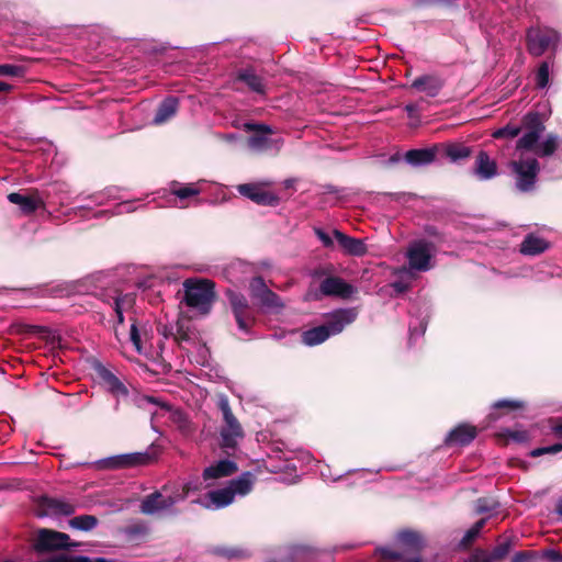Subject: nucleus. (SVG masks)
Segmentation results:
<instances>
[{"mask_svg":"<svg viewBox=\"0 0 562 562\" xmlns=\"http://www.w3.org/2000/svg\"><path fill=\"white\" fill-rule=\"evenodd\" d=\"M334 236L346 254L351 256H363L367 252V247L362 239L347 236L337 229L334 231Z\"/></svg>","mask_w":562,"mask_h":562,"instance_id":"20","label":"nucleus"},{"mask_svg":"<svg viewBox=\"0 0 562 562\" xmlns=\"http://www.w3.org/2000/svg\"><path fill=\"white\" fill-rule=\"evenodd\" d=\"M200 189L195 184H186L175 187L171 189L172 194L179 200H184L191 196H195L200 193Z\"/></svg>","mask_w":562,"mask_h":562,"instance_id":"35","label":"nucleus"},{"mask_svg":"<svg viewBox=\"0 0 562 562\" xmlns=\"http://www.w3.org/2000/svg\"><path fill=\"white\" fill-rule=\"evenodd\" d=\"M487 518H482L476 521L462 537L459 546L468 548L480 535L482 528L485 526Z\"/></svg>","mask_w":562,"mask_h":562,"instance_id":"31","label":"nucleus"},{"mask_svg":"<svg viewBox=\"0 0 562 562\" xmlns=\"http://www.w3.org/2000/svg\"><path fill=\"white\" fill-rule=\"evenodd\" d=\"M560 451H562V443H555V445H552V446H549V447L537 448V449L531 451V456L532 457H539V456H542L544 453H557V452H560Z\"/></svg>","mask_w":562,"mask_h":562,"instance_id":"47","label":"nucleus"},{"mask_svg":"<svg viewBox=\"0 0 562 562\" xmlns=\"http://www.w3.org/2000/svg\"><path fill=\"white\" fill-rule=\"evenodd\" d=\"M321 291L324 295H336L342 299L350 297L355 289L340 278H326L321 284Z\"/></svg>","mask_w":562,"mask_h":562,"instance_id":"16","label":"nucleus"},{"mask_svg":"<svg viewBox=\"0 0 562 562\" xmlns=\"http://www.w3.org/2000/svg\"><path fill=\"white\" fill-rule=\"evenodd\" d=\"M245 128L247 131H257L258 134L249 137L248 146L254 150H262L270 147L269 135L271 134V130L267 125H255V124H245Z\"/></svg>","mask_w":562,"mask_h":562,"instance_id":"18","label":"nucleus"},{"mask_svg":"<svg viewBox=\"0 0 562 562\" xmlns=\"http://www.w3.org/2000/svg\"><path fill=\"white\" fill-rule=\"evenodd\" d=\"M405 110H406L409 114H412V113L415 111V105H414V104H407V105L405 106Z\"/></svg>","mask_w":562,"mask_h":562,"instance_id":"60","label":"nucleus"},{"mask_svg":"<svg viewBox=\"0 0 562 562\" xmlns=\"http://www.w3.org/2000/svg\"><path fill=\"white\" fill-rule=\"evenodd\" d=\"M357 313L351 310H338L328 315L327 323L302 334V340L306 346H316L324 342L333 335H337L356 319Z\"/></svg>","mask_w":562,"mask_h":562,"instance_id":"2","label":"nucleus"},{"mask_svg":"<svg viewBox=\"0 0 562 562\" xmlns=\"http://www.w3.org/2000/svg\"><path fill=\"white\" fill-rule=\"evenodd\" d=\"M32 486L24 481L20 480H12L3 485L0 486V490L7 491V492H24L31 490Z\"/></svg>","mask_w":562,"mask_h":562,"instance_id":"43","label":"nucleus"},{"mask_svg":"<svg viewBox=\"0 0 562 562\" xmlns=\"http://www.w3.org/2000/svg\"><path fill=\"white\" fill-rule=\"evenodd\" d=\"M533 557L528 552H518L516 553L510 562H532Z\"/></svg>","mask_w":562,"mask_h":562,"instance_id":"54","label":"nucleus"},{"mask_svg":"<svg viewBox=\"0 0 562 562\" xmlns=\"http://www.w3.org/2000/svg\"><path fill=\"white\" fill-rule=\"evenodd\" d=\"M214 554L226 557V558H241L246 555V551L239 548H228V547H214L212 549Z\"/></svg>","mask_w":562,"mask_h":562,"instance_id":"37","label":"nucleus"},{"mask_svg":"<svg viewBox=\"0 0 562 562\" xmlns=\"http://www.w3.org/2000/svg\"><path fill=\"white\" fill-rule=\"evenodd\" d=\"M11 89H12L11 85L0 81V92H9Z\"/></svg>","mask_w":562,"mask_h":562,"instance_id":"57","label":"nucleus"},{"mask_svg":"<svg viewBox=\"0 0 562 562\" xmlns=\"http://www.w3.org/2000/svg\"><path fill=\"white\" fill-rule=\"evenodd\" d=\"M552 431L562 439V424L552 426Z\"/></svg>","mask_w":562,"mask_h":562,"instance_id":"56","label":"nucleus"},{"mask_svg":"<svg viewBox=\"0 0 562 562\" xmlns=\"http://www.w3.org/2000/svg\"><path fill=\"white\" fill-rule=\"evenodd\" d=\"M97 518L90 515L77 516L70 520V526L72 528L83 531H89L93 529L97 526Z\"/></svg>","mask_w":562,"mask_h":562,"instance_id":"32","label":"nucleus"},{"mask_svg":"<svg viewBox=\"0 0 562 562\" xmlns=\"http://www.w3.org/2000/svg\"><path fill=\"white\" fill-rule=\"evenodd\" d=\"M47 562H114V561L110 560V559H104V558L90 559L87 557H69L65 553H60V554L52 557Z\"/></svg>","mask_w":562,"mask_h":562,"instance_id":"34","label":"nucleus"},{"mask_svg":"<svg viewBox=\"0 0 562 562\" xmlns=\"http://www.w3.org/2000/svg\"><path fill=\"white\" fill-rule=\"evenodd\" d=\"M122 531L130 540H142L147 537L149 528L145 522L137 521L124 527Z\"/></svg>","mask_w":562,"mask_h":562,"instance_id":"28","label":"nucleus"},{"mask_svg":"<svg viewBox=\"0 0 562 562\" xmlns=\"http://www.w3.org/2000/svg\"><path fill=\"white\" fill-rule=\"evenodd\" d=\"M527 40L530 54L540 56L558 40V33L553 30L530 29Z\"/></svg>","mask_w":562,"mask_h":562,"instance_id":"11","label":"nucleus"},{"mask_svg":"<svg viewBox=\"0 0 562 562\" xmlns=\"http://www.w3.org/2000/svg\"><path fill=\"white\" fill-rule=\"evenodd\" d=\"M8 200L13 204L19 205L20 210L24 214H31L43 205L42 199L36 193L21 194L13 192L8 195Z\"/></svg>","mask_w":562,"mask_h":562,"instance_id":"17","label":"nucleus"},{"mask_svg":"<svg viewBox=\"0 0 562 562\" xmlns=\"http://www.w3.org/2000/svg\"><path fill=\"white\" fill-rule=\"evenodd\" d=\"M24 69L22 66L3 64L0 65V77H20L23 76Z\"/></svg>","mask_w":562,"mask_h":562,"instance_id":"44","label":"nucleus"},{"mask_svg":"<svg viewBox=\"0 0 562 562\" xmlns=\"http://www.w3.org/2000/svg\"><path fill=\"white\" fill-rule=\"evenodd\" d=\"M494 407H496V408L506 407L509 409H518V408L522 407V403L517 402V401L502 400V401L496 402L494 404Z\"/></svg>","mask_w":562,"mask_h":562,"instance_id":"50","label":"nucleus"},{"mask_svg":"<svg viewBox=\"0 0 562 562\" xmlns=\"http://www.w3.org/2000/svg\"><path fill=\"white\" fill-rule=\"evenodd\" d=\"M150 458L147 453L135 452L113 456L95 463L98 469H124L144 465L149 462Z\"/></svg>","mask_w":562,"mask_h":562,"instance_id":"10","label":"nucleus"},{"mask_svg":"<svg viewBox=\"0 0 562 562\" xmlns=\"http://www.w3.org/2000/svg\"><path fill=\"white\" fill-rule=\"evenodd\" d=\"M542 555L549 562H562V554L557 550H546Z\"/></svg>","mask_w":562,"mask_h":562,"instance_id":"51","label":"nucleus"},{"mask_svg":"<svg viewBox=\"0 0 562 562\" xmlns=\"http://www.w3.org/2000/svg\"><path fill=\"white\" fill-rule=\"evenodd\" d=\"M251 296L259 300L269 290L261 278H254L249 285Z\"/></svg>","mask_w":562,"mask_h":562,"instance_id":"40","label":"nucleus"},{"mask_svg":"<svg viewBox=\"0 0 562 562\" xmlns=\"http://www.w3.org/2000/svg\"><path fill=\"white\" fill-rule=\"evenodd\" d=\"M548 248V244L543 238L529 235L521 244L520 251L525 255H538Z\"/></svg>","mask_w":562,"mask_h":562,"instance_id":"26","label":"nucleus"},{"mask_svg":"<svg viewBox=\"0 0 562 562\" xmlns=\"http://www.w3.org/2000/svg\"><path fill=\"white\" fill-rule=\"evenodd\" d=\"M441 149L451 161H458L460 159L468 158L471 154L469 147L460 144H446L441 147Z\"/></svg>","mask_w":562,"mask_h":562,"instance_id":"27","label":"nucleus"},{"mask_svg":"<svg viewBox=\"0 0 562 562\" xmlns=\"http://www.w3.org/2000/svg\"><path fill=\"white\" fill-rule=\"evenodd\" d=\"M394 286L398 290V291H403L404 288L400 284V283H395Z\"/></svg>","mask_w":562,"mask_h":562,"instance_id":"61","label":"nucleus"},{"mask_svg":"<svg viewBox=\"0 0 562 562\" xmlns=\"http://www.w3.org/2000/svg\"><path fill=\"white\" fill-rule=\"evenodd\" d=\"M97 373L102 386L116 398L127 395V389L110 370L104 367H99Z\"/></svg>","mask_w":562,"mask_h":562,"instance_id":"14","label":"nucleus"},{"mask_svg":"<svg viewBox=\"0 0 562 562\" xmlns=\"http://www.w3.org/2000/svg\"><path fill=\"white\" fill-rule=\"evenodd\" d=\"M258 301L262 306H265L267 308L282 307L279 296L276 293H273L271 290H268L265 293V295H262Z\"/></svg>","mask_w":562,"mask_h":562,"instance_id":"38","label":"nucleus"},{"mask_svg":"<svg viewBox=\"0 0 562 562\" xmlns=\"http://www.w3.org/2000/svg\"><path fill=\"white\" fill-rule=\"evenodd\" d=\"M270 186V182L261 183H245L237 187V191L257 204L274 205L278 203V196L265 190V187Z\"/></svg>","mask_w":562,"mask_h":562,"instance_id":"12","label":"nucleus"},{"mask_svg":"<svg viewBox=\"0 0 562 562\" xmlns=\"http://www.w3.org/2000/svg\"><path fill=\"white\" fill-rule=\"evenodd\" d=\"M254 485V475L251 473H244L240 477L234 482H232L231 486L227 490H222L221 492H234V493H243L249 492Z\"/></svg>","mask_w":562,"mask_h":562,"instance_id":"29","label":"nucleus"},{"mask_svg":"<svg viewBox=\"0 0 562 562\" xmlns=\"http://www.w3.org/2000/svg\"><path fill=\"white\" fill-rule=\"evenodd\" d=\"M237 471V465L231 460H221L215 464H211L203 471L204 481L229 476Z\"/></svg>","mask_w":562,"mask_h":562,"instance_id":"21","label":"nucleus"},{"mask_svg":"<svg viewBox=\"0 0 562 562\" xmlns=\"http://www.w3.org/2000/svg\"><path fill=\"white\" fill-rule=\"evenodd\" d=\"M128 505H130L128 501L108 503L106 508L104 509V513H106V514L119 513V512H122V510L128 508Z\"/></svg>","mask_w":562,"mask_h":562,"instance_id":"48","label":"nucleus"},{"mask_svg":"<svg viewBox=\"0 0 562 562\" xmlns=\"http://www.w3.org/2000/svg\"><path fill=\"white\" fill-rule=\"evenodd\" d=\"M512 550V541L510 539H506L502 542H499L491 553L492 555V559L494 561L496 560H501L503 558H505Z\"/></svg>","mask_w":562,"mask_h":562,"instance_id":"39","label":"nucleus"},{"mask_svg":"<svg viewBox=\"0 0 562 562\" xmlns=\"http://www.w3.org/2000/svg\"><path fill=\"white\" fill-rule=\"evenodd\" d=\"M405 562H423L419 558H415V559H412V560H407Z\"/></svg>","mask_w":562,"mask_h":562,"instance_id":"62","label":"nucleus"},{"mask_svg":"<svg viewBox=\"0 0 562 562\" xmlns=\"http://www.w3.org/2000/svg\"><path fill=\"white\" fill-rule=\"evenodd\" d=\"M74 512V506L61 498L53 497L48 494H41L37 499L36 514L38 517L68 516Z\"/></svg>","mask_w":562,"mask_h":562,"instance_id":"9","label":"nucleus"},{"mask_svg":"<svg viewBox=\"0 0 562 562\" xmlns=\"http://www.w3.org/2000/svg\"><path fill=\"white\" fill-rule=\"evenodd\" d=\"M520 130L516 126H505L503 128L497 130L493 133L494 138H501V137H509L514 138L519 134Z\"/></svg>","mask_w":562,"mask_h":562,"instance_id":"46","label":"nucleus"},{"mask_svg":"<svg viewBox=\"0 0 562 562\" xmlns=\"http://www.w3.org/2000/svg\"><path fill=\"white\" fill-rule=\"evenodd\" d=\"M507 437L515 441L522 442L528 439V434L525 430H519V431H509L508 430Z\"/></svg>","mask_w":562,"mask_h":562,"instance_id":"53","label":"nucleus"},{"mask_svg":"<svg viewBox=\"0 0 562 562\" xmlns=\"http://www.w3.org/2000/svg\"><path fill=\"white\" fill-rule=\"evenodd\" d=\"M315 234L319 238V240L323 243L325 247H331L333 246V239L328 234H326L321 228H315Z\"/></svg>","mask_w":562,"mask_h":562,"instance_id":"52","label":"nucleus"},{"mask_svg":"<svg viewBox=\"0 0 562 562\" xmlns=\"http://www.w3.org/2000/svg\"><path fill=\"white\" fill-rule=\"evenodd\" d=\"M311 553V549L305 546H296L291 549L290 554L288 555L286 561H305Z\"/></svg>","mask_w":562,"mask_h":562,"instance_id":"41","label":"nucleus"},{"mask_svg":"<svg viewBox=\"0 0 562 562\" xmlns=\"http://www.w3.org/2000/svg\"><path fill=\"white\" fill-rule=\"evenodd\" d=\"M127 212L130 211V204L128 203H123V204H120L119 205V213H123V212Z\"/></svg>","mask_w":562,"mask_h":562,"instance_id":"58","label":"nucleus"},{"mask_svg":"<svg viewBox=\"0 0 562 562\" xmlns=\"http://www.w3.org/2000/svg\"><path fill=\"white\" fill-rule=\"evenodd\" d=\"M147 400L151 403H157L156 400H154L153 397H148Z\"/></svg>","mask_w":562,"mask_h":562,"instance_id":"63","label":"nucleus"},{"mask_svg":"<svg viewBox=\"0 0 562 562\" xmlns=\"http://www.w3.org/2000/svg\"><path fill=\"white\" fill-rule=\"evenodd\" d=\"M76 546V543L70 542L67 533L45 528L37 531L33 544L37 552H49Z\"/></svg>","mask_w":562,"mask_h":562,"instance_id":"7","label":"nucleus"},{"mask_svg":"<svg viewBox=\"0 0 562 562\" xmlns=\"http://www.w3.org/2000/svg\"><path fill=\"white\" fill-rule=\"evenodd\" d=\"M226 295L233 308L239 329L248 333L252 318L248 314V302L246 297L233 290H227Z\"/></svg>","mask_w":562,"mask_h":562,"instance_id":"13","label":"nucleus"},{"mask_svg":"<svg viewBox=\"0 0 562 562\" xmlns=\"http://www.w3.org/2000/svg\"><path fill=\"white\" fill-rule=\"evenodd\" d=\"M528 119L532 125L517 142L516 149L520 155L518 160L510 164L516 175V186L522 192L530 191L533 188L540 170L538 160L525 156L524 151H532L539 156H550L558 148V136L555 135H548L544 140L540 142L544 125L539 121L538 115H529Z\"/></svg>","mask_w":562,"mask_h":562,"instance_id":"1","label":"nucleus"},{"mask_svg":"<svg viewBox=\"0 0 562 562\" xmlns=\"http://www.w3.org/2000/svg\"><path fill=\"white\" fill-rule=\"evenodd\" d=\"M218 407L225 422V426L221 430L222 445L225 448H234L237 440L244 436L243 428L234 416L226 396L220 397Z\"/></svg>","mask_w":562,"mask_h":562,"instance_id":"5","label":"nucleus"},{"mask_svg":"<svg viewBox=\"0 0 562 562\" xmlns=\"http://www.w3.org/2000/svg\"><path fill=\"white\" fill-rule=\"evenodd\" d=\"M550 65L544 61L540 65L537 75L536 82L539 88H546L549 83Z\"/></svg>","mask_w":562,"mask_h":562,"instance_id":"42","label":"nucleus"},{"mask_svg":"<svg viewBox=\"0 0 562 562\" xmlns=\"http://www.w3.org/2000/svg\"><path fill=\"white\" fill-rule=\"evenodd\" d=\"M187 494H149L140 505V512L146 515L169 514L175 506L184 501Z\"/></svg>","mask_w":562,"mask_h":562,"instance_id":"6","label":"nucleus"},{"mask_svg":"<svg viewBox=\"0 0 562 562\" xmlns=\"http://www.w3.org/2000/svg\"><path fill=\"white\" fill-rule=\"evenodd\" d=\"M432 252L434 247L430 243L424 240L412 243L406 252L409 268L418 271L429 270Z\"/></svg>","mask_w":562,"mask_h":562,"instance_id":"8","label":"nucleus"},{"mask_svg":"<svg viewBox=\"0 0 562 562\" xmlns=\"http://www.w3.org/2000/svg\"><path fill=\"white\" fill-rule=\"evenodd\" d=\"M238 79L244 81L249 89L257 93H265V83L262 79L250 70L243 71L238 75Z\"/></svg>","mask_w":562,"mask_h":562,"instance_id":"30","label":"nucleus"},{"mask_svg":"<svg viewBox=\"0 0 562 562\" xmlns=\"http://www.w3.org/2000/svg\"><path fill=\"white\" fill-rule=\"evenodd\" d=\"M555 512L562 518V494L557 499Z\"/></svg>","mask_w":562,"mask_h":562,"instance_id":"55","label":"nucleus"},{"mask_svg":"<svg viewBox=\"0 0 562 562\" xmlns=\"http://www.w3.org/2000/svg\"><path fill=\"white\" fill-rule=\"evenodd\" d=\"M490 552L484 550H476L469 559V562H493Z\"/></svg>","mask_w":562,"mask_h":562,"instance_id":"49","label":"nucleus"},{"mask_svg":"<svg viewBox=\"0 0 562 562\" xmlns=\"http://www.w3.org/2000/svg\"><path fill=\"white\" fill-rule=\"evenodd\" d=\"M424 544L420 533L411 530L400 531L394 538V548H376V553L390 562H405L408 559L406 554L417 552Z\"/></svg>","mask_w":562,"mask_h":562,"instance_id":"3","label":"nucleus"},{"mask_svg":"<svg viewBox=\"0 0 562 562\" xmlns=\"http://www.w3.org/2000/svg\"><path fill=\"white\" fill-rule=\"evenodd\" d=\"M177 109H178V101L176 98H167L165 99L158 110H157V113L154 117V123L155 124H162L165 123L166 121H168L170 117H172L176 112H177Z\"/></svg>","mask_w":562,"mask_h":562,"instance_id":"25","label":"nucleus"},{"mask_svg":"<svg viewBox=\"0 0 562 562\" xmlns=\"http://www.w3.org/2000/svg\"><path fill=\"white\" fill-rule=\"evenodd\" d=\"M130 339H131L133 346L135 347L136 351L138 353H142L143 352V346H142V339H140V331L137 328L135 323H133L131 325Z\"/></svg>","mask_w":562,"mask_h":562,"instance_id":"45","label":"nucleus"},{"mask_svg":"<svg viewBox=\"0 0 562 562\" xmlns=\"http://www.w3.org/2000/svg\"><path fill=\"white\" fill-rule=\"evenodd\" d=\"M235 495L236 494H198V497L192 498L190 502L213 510L231 505L234 502Z\"/></svg>","mask_w":562,"mask_h":562,"instance_id":"15","label":"nucleus"},{"mask_svg":"<svg viewBox=\"0 0 562 562\" xmlns=\"http://www.w3.org/2000/svg\"><path fill=\"white\" fill-rule=\"evenodd\" d=\"M175 415H176L178 422H181V423L183 422V425H181V427H184L186 419H184L183 415L178 412Z\"/></svg>","mask_w":562,"mask_h":562,"instance_id":"59","label":"nucleus"},{"mask_svg":"<svg viewBox=\"0 0 562 562\" xmlns=\"http://www.w3.org/2000/svg\"><path fill=\"white\" fill-rule=\"evenodd\" d=\"M498 507V502L488 497H482L477 499L475 510L477 514H487L488 517H492L497 513Z\"/></svg>","mask_w":562,"mask_h":562,"instance_id":"33","label":"nucleus"},{"mask_svg":"<svg viewBox=\"0 0 562 562\" xmlns=\"http://www.w3.org/2000/svg\"><path fill=\"white\" fill-rule=\"evenodd\" d=\"M476 437V428L470 425H460L452 429L446 438L450 446H464Z\"/></svg>","mask_w":562,"mask_h":562,"instance_id":"19","label":"nucleus"},{"mask_svg":"<svg viewBox=\"0 0 562 562\" xmlns=\"http://www.w3.org/2000/svg\"><path fill=\"white\" fill-rule=\"evenodd\" d=\"M115 312L120 323H123V311L131 307L134 303V297L130 294L119 296L115 299Z\"/></svg>","mask_w":562,"mask_h":562,"instance_id":"36","label":"nucleus"},{"mask_svg":"<svg viewBox=\"0 0 562 562\" xmlns=\"http://www.w3.org/2000/svg\"><path fill=\"white\" fill-rule=\"evenodd\" d=\"M438 147L412 149L405 155L406 161L412 166H424L432 162L436 158Z\"/></svg>","mask_w":562,"mask_h":562,"instance_id":"24","label":"nucleus"},{"mask_svg":"<svg viewBox=\"0 0 562 562\" xmlns=\"http://www.w3.org/2000/svg\"><path fill=\"white\" fill-rule=\"evenodd\" d=\"M183 288L186 304L201 314H207L215 296L214 283L205 279H188Z\"/></svg>","mask_w":562,"mask_h":562,"instance_id":"4","label":"nucleus"},{"mask_svg":"<svg viewBox=\"0 0 562 562\" xmlns=\"http://www.w3.org/2000/svg\"><path fill=\"white\" fill-rule=\"evenodd\" d=\"M474 172L482 180L491 179L497 173L496 162L485 151H480L476 156Z\"/></svg>","mask_w":562,"mask_h":562,"instance_id":"22","label":"nucleus"},{"mask_svg":"<svg viewBox=\"0 0 562 562\" xmlns=\"http://www.w3.org/2000/svg\"><path fill=\"white\" fill-rule=\"evenodd\" d=\"M412 87L429 97H436L442 88V81L435 76H422L413 81Z\"/></svg>","mask_w":562,"mask_h":562,"instance_id":"23","label":"nucleus"}]
</instances>
